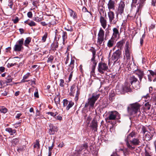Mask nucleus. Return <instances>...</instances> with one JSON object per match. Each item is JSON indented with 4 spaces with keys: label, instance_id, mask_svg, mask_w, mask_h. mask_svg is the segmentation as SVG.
<instances>
[{
    "label": "nucleus",
    "instance_id": "f257e3e1",
    "mask_svg": "<svg viewBox=\"0 0 156 156\" xmlns=\"http://www.w3.org/2000/svg\"><path fill=\"white\" fill-rule=\"evenodd\" d=\"M140 106L141 105L137 102L130 104L127 108L128 112L131 115L136 114L140 112Z\"/></svg>",
    "mask_w": 156,
    "mask_h": 156
},
{
    "label": "nucleus",
    "instance_id": "f03ea898",
    "mask_svg": "<svg viewBox=\"0 0 156 156\" xmlns=\"http://www.w3.org/2000/svg\"><path fill=\"white\" fill-rule=\"evenodd\" d=\"M100 96L99 94H97L96 93H94L92 94L91 97L89 98L88 99V103L85 104V107H87L89 105H90V107L93 108L96 101L98 99Z\"/></svg>",
    "mask_w": 156,
    "mask_h": 156
},
{
    "label": "nucleus",
    "instance_id": "7ed1b4c3",
    "mask_svg": "<svg viewBox=\"0 0 156 156\" xmlns=\"http://www.w3.org/2000/svg\"><path fill=\"white\" fill-rule=\"evenodd\" d=\"M136 136V133L135 132L133 131L130 133L128 136H126V138L125 139L126 144L128 148L131 150H133L135 148L134 146H132L129 143V142L133 139Z\"/></svg>",
    "mask_w": 156,
    "mask_h": 156
},
{
    "label": "nucleus",
    "instance_id": "20e7f679",
    "mask_svg": "<svg viewBox=\"0 0 156 156\" xmlns=\"http://www.w3.org/2000/svg\"><path fill=\"white\" fill-rule=\"evenodd\" d=\"M129 80L130 83L134 88L137 90L140 88V84L139 81L134 76H130L129 78Z\"/></svg>",
    "mask_w": 156,
    "mask_h": 156
},
{
    "label": "nucleus",
    "instance_id": "39448f33",
    "mask_svg": "<svg viewBox=\"0 0 156 156\" xmlns=\"http://www.w3.org/2000/svg\"><path fill=\"white\" fill-rule=\"evenodd\" d=\"M118 14L117 13L116 18H115V13L111 11H109L108 13V15L109 19V22L111 24H115L118 21Z\"/></svg>",
    "mask_w": 156,
    "mask_h": 156
},
{
    "label": "nucleus",
    "instance_id": "423d86ee",
    "mask_svg": "<svg viewBox=\"0 0 156 156\" xmlns=\"http://www.w3.org/2000/svg\"><path fill=\"white\" fill-rule=\"evenodd\" d=\"M133 66L135 68H136V69H133V72L134 73L137 75L139 78V80L140 81H141V80L143 78V76H144V71L140 69H138L137 67L134 64L132 65L131 64L130 66V68L132 69Z\"/></svg>",
    "mask_w": 156,
    "mask_h": 156
},
{
    "label": "nucleus",
    "instance_id": "0eeeda50",
    "mask_svg": "<svg viewBox=\"0 0 156 156\" xmlns=\"http://www.w3.org/2000/svg\"><path fill=\"white\" fill-rule=\"evenodd\" d=\"M90 50L91 52H92V57L91 59V61L93 63V65L92 66L91 73H93L94 72V70L97 64L95 60L96 51L95 49L94 48L92 49H90Z\"/></svg>",
    "mask_w": 156,
    "mask_h": 156
},
{
    "label": "nucleus",
    "instance_id": "6e6552de",
    "mask_svg": "<svg viewBox=\"0 0 156 156\" xmlns=\"http://www.w3.org/2000/svg\"><path fill=\"white\" fill-rule=\"evenodd\" d=\"M24 39L21 38L18 41V44H16L14 47L13 50L15 51H20L23 49V44Z\"/></svg>",
    "mask_w": 156,
    "mask_h": 156
},
{
    "label": "nucleus",
    "instance_id": "1a4fd4ad",
    "mask_svg": "<svg viewBox=\"0 0 156 156\" xmlns=\"http://www.w3.org/2000/svg\"><path fill=\"white\" fill-rule=\"evenodd\" d=\"M108 69L107 65L105 63L100 62L98 64V70L101 74H104L105 71Z\"/></svg>",
    "mask_w": 156,
    "mask_h": 156
},
{
    "label": "nucleus",
    "instance_id": "9d476101",
    "mask_svg": "<svg viewBox=\"0 0 156 156\" xmlns=\"http://www.w3.org/2000/svg\"><path fill=\"white\" fill-rule=\"evenodd\" d=\"M122 51L121 50L118 49L114 52L112 56V60L116 62L121 57Z\"/></svg>",
    "mask_w": 156,
    "mask_h": 156
},
{
    "label": "nucleus",
    "instance_id": "9b49d317",
    "mask_svg": "<svg viewBox=\"0 0 156 156\" xmlns=\"http://www.w3.org/2000/svg\"><path fill=\"white\" fill-rule=\"evenodd\" d=\"M125 5L124 2L123 1H121L118 7L117 12L118 14L121 15L124 12Z\"/></svg>",
    "mask_w": 156,
    "mask_h": 156
},
{
    "label": "nucleus",
    "instance_id": "f8f14e48",
    "mask_svg": "<svg viewBox=\"0 0 156 156\" xmlns=\"http://www.w3.org/2000/svg\"><path fill=\"white\" fill-rule=\"evenodd\" d=\"M130 85L129 83L125 82L122 87V90L124 93L131 92L132 91V89L130 87Z\"/></svg>",
    "mask_w": 156,
    "mask_h": 156
},
{
    "label": "nucleus",
    "instance_id": "ddd939ff",
    "mask_svg": "<svg viewBox=\"0 0 156 156\" xmlns=\"http://www.w3.org/2000/svg\"><path fill=\"white\" fill-rule=\"evenodd\" d=\"M130 52L129 48V46H126V48H125V54L126 55V63L129 64L130 62Z\"/></svg>",
    "mask_w": 156,
    "mask_h": 156
},
{
    "label": "nucleus",
    "instance_id": "4468645a",
    "mask_svg": "<svg viewBox=\"0 0 156 156\" xmlns=\"http://www.w3.org/2000/svg\"><path fill=\"white\" fill-rule=\"evenodd\" d=\"M150 73V75H148V80L150 81L152 80L154 82L156 81V70L154 71L152 70H149Z\"/></svg>",
    "mask_w": 156,
    "mask_h": 156
},
{
    "label": "nucleus",
    "instance_id": "2eb2a0df",
    "mask_svg": "<svg viewBox=\"0 0 156 156\" xmlns=\"http://www.w3.org/2000/svg\"><path fill=\"white\" fill-rule=\"evenodd\" d=\"M48 16H50L48 19L47 20L48 21V26L50 27L51 25H54L56 24L55 17L51 15H47Z\"/></svg>",
    "mask_w": 156,
    "mask_h": 156
},
{
    "label": "nucleus",
    "instance_id": "dca6fc26",
    "mask_svg": "<svg viewBox=\"0 0 156 156\" xmlns=\"http://www.w3.org/2000/svg\"><path fill=\"white\" fill-rule=\"evenodd\" d=\"M119 114L116 111H112L110 112L108 118L110 120H114L115 119L116 117H119Z\"/></svg>",
    "mask_w": 156,
    "mask_h": 156
},
{
    "label": "nucleus",
    "instance_id": "f3484780",
    "mask_svg": "<svg viewBox=\"0 0 156 156\" xmlns=\"http://www.w3.org/2000/svg\"><path fill=\"white\" fill-rule=\"evenodd\" d=\"M49 127V129L48 133L50 135H53L54 134L55 132L58 131V128L56 126H54L52 124H50Z\"/></svg>",
    "mask_w": 156,
    "mask_h": 156
},
{
    "label": "nucleus",
    "instance_id": "a211bd4d",
    "mask_svg": "<svg viewBox=\"0 0 156 156\" xmlns=\"http://www.w3.org/2000/svg\"><path fill=\"white\" fill-rule=\"evenodd\" d=\"M108 7L109 11L114 10L115 7V2L113 0H109L108 4Z\"/></svg>",
    "mask_w": 156,
    "mask_h": 156
},
{
    "label": "nucleus",
    "instance_id": "6ab92c4d",
    "mask_svg": "<svg viewBox=\"0 0 156 156\" xmlns=\"http://www.w3.org/2000/svg\"><path fill=\"white\" fill-rule=\"evenodd\" d=\"M151 132H148L145 136V139L147 140H150L152 138L155 132L154 130H150Z\"/></svg>",
    "mask_w": 156,
    "mask_h": 156
},
{
    "label": "nucleus",
    "instance_id": "aec40b11",
    "mask_svg": "<svg viewBox=\"0 0 156 156\" xmlns=\"http://www.w3.org/2000/svg\"><path fill=\"white\" fill-rule=\"evenodd\" d=\"M100 22L102 27L104 29H105L107 26V22L106 20L102 16H100Z\"/></svg>",
    "mask_w": 156,
    "mask_h": 156
},
{
    "label": "nucleus",
    "instance_id": "412c9836",
    "mask_svg": "<svg viewBox=\"0 0 156 156\" xmlns=\"http://www.w3.org/2000/svg\"><path fill=\"white\" fill-rule=\"evenodd\" d=\"M146 0H139L138 3V6H137V10L136 12H138L139 11H140L145 3Z\"/></svg>",
    "mask_w": 156,
    "mask_h": 156
},
{
    "label": "nucleus",
    "instance_id": "4be33fe9",
    "mask_svg": "<svg viewBox=\"0 0 156 156\" xmlns=\"http://www.w3.org/2000/svg\"><path fill=\"white\" fill-rule=\"evenodd\" d=\"M140 141L138 138H134L131 140L129 142V143L131 145L133 146V145H140Z\"/></svg>",
    "mask_w": 156,
    "mask_h": 156
},
{
    "label": "nucleus",
    "instance_id": "5701e85b",
    "mask_svg": "<svg viewBox=\"0 0 156 156\" xmlns=\"http://www.w3.org/2000/svg\"><path fill=\"white\" fill-rule=\"evenodd\" d=\"M91 126L94 131H97L98 126L97 122L94 118L93 119L92 122Z\"/></svg>",
    "mask_w": 156,
    "mask_h": 156
},
{
    "label": "nucleus",
    "instance_id": "b1692460",
    "mask_svg": "<svg viewBox=\"0 0 156 156\" xmlns=\"http://www.w3.org/2000/svg\"><path fill=\"white\" fill-rule=\"evenodd\" d=\"M113 33L112 34V37L114 38H116L118 37H119L120 34L119 32L118 29L116 28H114L113 29Z\"/></svg>",
    "mask_w": 156,
    "mask_h": 156
},
{
    "label": "nucleus",
    "instance_id": "393cba45",
    "mask_svg": "<svg viewBox=\"0 0 156 156\" xmlns=\"http://www.w3.org/2000/svg\"><path fill=\"white\" fill-rule=\"evenodd\" d=\"M115 44V42L114 38L112 37L108 41L107 43V46L109 48H111Z\"/></svg>",
    "mask_w": 156,
    "mask_h": 156
},
{
    "label": "nucleus",
    "instance_id": "a878e982",
    "mask_svg": "<svg viewBox=\"0 0 156 156\" xmlns=\"http://www.w3.org/2000/svg\"><path fill=\"white\" fill-rule=\"evenodd\" d=\"M75 63V60L74 59H71V62L69 65V67L68 69V72H70L72 71L74 67V64Z\"/></svg>",
    "mask_w": 156,
    "mask_h": 156
},
{
    "label": "nucleus",
    "instance_id": "bb28decb",
    "mask_svg": "<svg viewBox=\"0 0 156 156\" xmlns=\"http://www.w3.org/2000/svg\"><path fill=\"white\" fill-rule=\"evenodd\" d=\"M24 23L30 27L35 26L36 25V23L32 20H30L28 19L24 22Z\"/></svg>",
    "mask_w": 156,
    "mask_h": 156
},
{
    "label": "nucleus",
    "instance_id": "cd10ccee",
    "mask_svg": "<svg viewBox=\"0 0 156 156\" xmlns=\"http://www.w3.org/2000/svg\"><path fill=\"white\" fill-rule=\"evenodd\" d=\"M104 36H98L97 43L98 44L101 45L104 40Z\"/></svg>",
    "mask_w": 156,
    "mask_h": 156
},
{
    "label": "nucleus",
    "instance_id": "c85d7f7f",
    "mask_svg": "<svg viewBox=\"0 0 156 156\" xmlns=\"http://www.w3.org/2000/svg\"><path fill=\"white\" fill-rule=\"evenodd\" d=\"M58 43L57 41L54 42L51 45V49L53 51H55L58 47Z\"/></svg>",
    "mask_w": 156,
    "mask_h": 156
},
{
    "label": "nucleus",
    "instance_id": "c756f323",
    "mask_svg": "<svg viewBox=\"0 0 156 156\" xmlns=\"http://www.w3.org/2000/svg\"><path fill=\"white\" fill-rule=\"evenodd\" d=\"M6 131L10 133L11 135H13L16 132L15 129H12L11 128H8L5 129Z\"/></svg>",
    "mask_w": 156,
    "mask_h": 156
},
{
    "label": "nucleus",
    "instance_id": "7c9ffc66",
    "mask_svg": "<svg viewBox=\"0 0 156 156\" xmlns=\"http://www.w3.org/2000/svg\"><path fill=\"white\" fill-rule=\"evenodd\" d=\"M151 101H149L146 103L145 105V108L146 109L149 110L150 109L151 106Z\"/></svg>",
    "mask_w": 156,
    "mask_h": 156
},
{
    "label": "nucleus",
    "instance_id": "2f4dec72",
    "mask_svg": "<svg viewBox=\"0 0 156 156\" xmlns=\"http://www.w3.org/2000/svg\"><path fill=\"white\" fill-rule=\"evenodd\" d=\"M31 41V38L29 37L26 38V40L24 41V44L26 47H28L30 42Z\"/></svg>",
    "mask_w": 156,
    "mask_h": 156
},
{
    "label": "nucleus",
    "instance_id": "473e14b6",
    "mask_svg": "<svg viewBox=\"0 0 156 156\" xmlns=\"http://www.w3.org/2000/svg\"><path fill=\"white\" fill-rule=\"evenodd\" d=\"M74 103L72 101H69L67 104V106H66V109L68 111L74 105Z\"/></svg>",
    "mask_w": 156,
    "mask_h": 156
},
{
    "label": "nucleus",
    "instance_id": "72a5a7b5",
    "mask_svg": "<svg viewBox=\"0 0 156 156\" xmlns=\"http://www.w3.org/2000/svg\"><path fill=\"white\" fill-rule=\"evenodd\" d=\"M70 16L74 19L77 18L76 14L75 12H73V10H71L70 12Z\"/></svg>",
    "mask_w": 156,
    "mask_h": 156
},
{
    "label": "nucleus",
    "instance_id": "f704fd0d",
    "mask_svg": "<svg viewBox=\"0 0 156 156\" xmlns=\"http://www.w3.org/2000/svg\"><path fill=\"white\" fill-rule=\"evenodd\" d=\"M19 140L18 138H15L12 140L11 143L14 146L17 144L19 142Z\"/></svg>",
    "mask_w": 156,
    "mask_h": 156
},
{
    "label": "nucleus",
    "instance_id": "c9c22d12",
    "mask_svg": "<svg viewBox=\"0 0 156 156\" xmlns=\"http://www.w3.org/2000/svg\"><path fill=\"white\" fill-rule=\"evenodd\" d=\"M124 43V42L122 40L118 42L116 45L118 48H120L123 46Z\"/></svg>",
    "mask_w": 156,
    "mask_h": 156
},
{
    "label": "nucleus",
    "instance_id": "e433bc0d",
    "mask_svg": "<svg viewBox=\"0 0 156 156\" xmlns=\"http://www.w3.org/2000/svg\"><path fill=\"white\" fill-rule=\"evenodd\" d=\"M80 94V89L77 88V90L76 91V96L75 98V100L77 101L79 99V96Z\"/></svg>",
    "mask_w": 156,
    "mask_h": 156
},
{
    "label": "nucleus",
    "instance_id": "4c0bfd02",
    "mask_svg": "<svg viewBox=\"0 0 156 156\" xmlns=\"http://www.w3.org/2000/svg\"><path fill=\"white\" fill-rule=\"evenodd\" d=\"M67 37V34L66 32L63 31L62 38L63 42H64Z\"/></svg>",
    "mask_w": 156,
    "mask_h": 156
},
{
    "label": "nucleus",
    "instance_id": "58836bf2",
    "mask_svg": "<svg viewBox=\"0 0 156 156\" xmlns=\"http://www.w3.org/2000/svg\"><path fill=\"white\" fill-rule=\"evenodd\" d=\"M104 35L105 31L101 28L98 33V36H104Z\"/></svg>",
    "mask_w": 156,
    "mask_h": 156
},
{
    "label": "nucleus",
    "instance_id": "ea45409f",
    "mask_svg": "<svg viewBox=\"0 0 156 156\" xmlns=\"http://www.w3.org/2000/svg\"><path fill=\"white\" fill-rule=\"evenodd\" d=\"M48 36V34L47 33H45L44 36L42 38V42H45Z\"/></svg>",
    "mask_w": 156,
    "mask_h": 156
},
{
    "label": "nucleus",
    "instance_id": "a19ab883",
    "mask_svg": "<svg viewBox=\"0 0 156 156\" xmlns=\"http://www.w3.org/2000/svg\"><path fill=\"white\" fill-rule=\"evenodd\" d=\"M13 4V2L12 0H9L8 2V5L9 6L11 9H12Z\"/></svg>",
    "mask_w": 156,
    "mask_h": 156
},
{
    "label": "nucleus",
    "instance_id": "79ce46f5",
    "mask_svg": "<svg viewBox=\"0 0 156 156\" xmlns=\"http://www.w3.org/2000/svg\"><path fill=\"white\" fill-rule=\"evenodd\" d=\"M69 102L66 99H64L63 100V106L64 107H65L67 106V104H68Z\"/></svg>",
    "mask_w": 156,
    "mask_h": 156
},
{
    "label": "nucleus",
    "instance_id": "37998d69",
    "mask_svg": "<svg viewBox=\"0 0 156 156\" xmlns=\"http://www.w3.org/2000/svg\"><path fill=\"white\" fill-rule=\"evenodd\" d=\"M46 114L50 115L53 117H55L57 115L58 113L57 112L54 113L52 112H48L46 113Z\"/></svg>",
    "mask_w": 156,
    "mask_h": 156
},
{
    "label": "nucleus",
    "instance_id": "c03bdc74",
    "mask_svg": "<svg viewBox=\"0 0 156 156\" xmlns=\"http://www.w3.org/2000/svg\"><path fill=\"white\" fill-rule=\"evenodd\" d=\"M34 148H37V147H38V148H39V147H40L39 141L38 140H36V142L35 144L34 145Z\"/></svg>",
    "mask_w": 156,
    "mask_h": 156
},
{
    "label": "nucleus",
    "instance_id": "a18cd8bd",
    "mask_svg": "<svg viewBox=\"0 0 156 156\" xmlns=\"http://www.w3.org/2000/svg\"><path fill=\"white\" fill-rule=\"evenodd\" d=\"M76 85L73 84L71 87L70 90L71 93H74V89L76 88Z\"/></svg>",
    "mask_w": 156,
    "mask_h": 156
},
{
    "label": "nucleus",
    "instance_id": "49530a36",
    "mask_svg": "<svg viewBox=\"0 0 156 156\" xmlns=\"http://www.w3.org/2000/svg\"><path fill=\"white\" fill-rule=\"evenodd\" d=\"M59 86L61 87H64V81L63 79H60L59 80Z\"/></svg>",
    "mask_w": 156,
    "mask_h": 156
},
{
    "label": "nucleus",
    "instance_id": "de8ad7c7",
    "mask_svg": "<svg viewBox=\"0 0 156 156\" xmlns=\"http://www.w3.org/2000/svg\"><path fill=\"white\" fill-rule=\"evenodd\" d=\"M0 110L1 112L4 113H5L7 112V109L3 107L0 109Z\"/></svg>",
    "mask_w": 156,
    "mask_h": 156
},
{
    "label": "nucleus",
    "instance_id": "09e8293b",
    "mask_svg": "<svg viewBox=\"0 0 156 156\" xmlns=\"http://www.w3.org/2000/svg\"><path fill=\"white\" fill-rule=\"evenodd\" d=\"M54 57L52 55H50L49 57L48 58V59L47 60V62H51L53 60Z\"/></svg>",
    "mask_w": 156,
    "mask_h": 156
},
{
    "label": "nucleus",
    "instance_id": "8fccbe9b",
    "mask_svg": "<svg viewBox=\"0 0 156 156\" xmlns=\"http://www.w3.org/2000/svg\"><path fill=\"white\" fill-rule=\"evenodd\" d=\"M65 29L68 31L72 32L73 31V29L71 26H70V27H67L65 28Z\"/></svg>",
    "mask_w": 156,
    "mask_h": 156
},
{
    "label": "nucleus",
    "instance_id": "3c124183",
    "mask_svg": "<svg viewBox=\"0 0 156 156\" xmlns=\"http://www.w3.org/2000/svg\"><path fill=\"white\" fill-rule=\"evenodd\" d=\"M33 20L36 21L38 22H40L42 20L41 18H39L38 17H34Z\"/></svg>",
    "mask_w": 156,
    "mask_h": 156
},
{
    "label": "nucleus",
    "instance_id": "603ef678",
    "mask_svg": "<svg viewBox=\"0 0 156 156\" xmlns=\"http://www.w3.org/2000/svg\"><path fill=\"white\" fill-rule=\"evenodd\" d=\"M147 131V129L144 126H143L141 129V132L144 134Z\"/></svg>",
    "mask_w": 156,
    "mask_h": 156
},
{
    "label": "nucleus",
    "instance_id": "864d4df0",
    "mask_svg": "<svg viewBox=\"0 0 156 156\" xmlns=\"http://www.w3.org/2000/svg\"><path fill=\"white\" fill-rule=\"evenodd\" d=\"M69 55H67L66 58H65L64 59L65 60V63L66 65L68 63L69 61Z\"/></svg>",
    "mask_w": 156,
    "mask_h": 156
},
{
    "label": "nucleus",
    "instance_id": "5fc2aeb1",
    "mask_svg": "<svg viewBox=\"0 0 156 156\" xmlns=\"http://www.w3.org/2000/svg\"><path fill=\"white\" fill-rule=\"evenodd\" d=\"M54 146V143L53 142L51 146L48 147V152H51L52 150L53 149Z\"/></svg>",
    "mask_w": 156,
    "mask_h": 156
},
{
    "label": "nucleus",
    "instance_id": "6e6d98bb",
    "mask_svg": "<svg viewBox=\"0 0 156 156\" xmlns=\"http://www.w3.org/2000/svg\"><path fill=\"white\" fill-rule=\"evenodd\" d=\"M17 64L16 63H8L7 65L8 67H10L12 66H16L17 65Z\"/></svg>",
    "mask_w": 156,
    "mask_h": 156
},
{
    "label": "nucleus",
    "instance_id": "4d7b16f0",
    "mask_svg": "<svg viewBox=\"0 0 156 156\" xmlns=\"http://www.w3.org/2000/svg\"><path fill=\"white\" fill-rule=\"evenodd\" d=\"M82 11L83 12H87L88 13H89L90 15H91V13L90 12H89L87 10V9L85 7H83L82 9Z\"/></svg>",
    "mask_w": 156,
    "mask_h": 156
},
{
    "label": "nucleus",
    "instance_id": "13d9d810",
    "mask_svg": "<svg viewBox=\"0 0 156 156\" xmlns=\"http://www.w3.org/2000/svg\"><path fill=\"white\" fill-rule=\"evenodd\" d=\"M54 100L55 103H56V102H58V101H59L60 98L57 96H55L54 98Z\"/></svg>",
    "mask_w": 156,
    "mask_h": 156
},
{
    "label": "nucleus",
    "instance_id": "bf43d9fd",
    "mask_svg": "<svg viewBox=\"0 0 156 156\" xmlns=\"http://www.w3.org/2000/svg\"><path fill=\"white\" fill-rule=\"evenodd\" d=\"M27 16L29 18H31L32 17L33 14L31 12H29L27 13Z\"/></svg>",
    "mask_w": 156,
    "mask_h": 156
},
{
    "label": "nucleus",
    "instance_id": "052dcab7",
    "mask_svg": "<svg viewBox=\"0 0 156 156\" xmlns=\"http://www.w3.org/2000/svg\"><path fill=\"white\" fill-rule=\"evenodd\" d=\"M30 74V73H28L27 74L25 75L23 77V79L25 80L27 79L29 76Z\"/></svg>",
    "mask_w": 156,
    "mask_h": 156
},
{
    "label": "nucleus",
    "instance_id": "680f3d73",
    "mask_svg": "<svg viewBox=\"0 0 156 156\" xmlns=\"http://www.w3.org/2000/svg\"><path fill=\"white\" fill-rule=\"evenodd\" d=\"M5 68L3 66L0 67V73L3 72L5 71Z\"/></svg>",
    "mask_w": 156,
    "mask_h": 156
},
{
    "label": "nucleus",
    "instance_id": "e2e57ef3",
    "mask_svg": "<svg viewBox=\"0 0 156 156\" xmlns=\"http://www.w3.org/2000/svg\"><path fill=\"white\" fill-rule=\"evenodd\" d=\"M73 71H72L69 75V81H70L73 76Z\"/></svg>",
    "mask_w": 156,
    "mask_h": 156
},
{
    "label": "nucleus",
    "instance_id": "0e129e2a",
    "mask_svg": "<svg viewBox=\"0 0 156 156\" xmlns=\"http://www.w3.org/2000/svg\"><path fill=\"white\" fill-rule=\"evenodd\" d=\"M156 0H152L151 2V5L154 6L156 5Z\"/></svg>",
    "mask_w": 156,
    "mask_h": 156
},
{
    "label": "nucleus",
    "instance_id": "69168bd1",
    "mask_svg": "<svg viewBox=\"0 0 156 156\" xmlns=\"http://www.w3.org/2000/svg\"><path fill=\"white\" fill-rule=\"evenodd\" d=\"M21 115L22 114L20 113H18L16 116V118L18 119H19Z\"/></svg>",
    "mask_w": 156,
    "mask_h": 156
},
{
    "label": "nucleus",
    "instance_id": "338daca9",
    "mask_svg": "<svg viewBox=\"0 0 156 156\" xmlns=\"http://www.w3.org/2000/svg\"><path fill=\"white\" fill-rule=\"evenodd\" d=\"M41 24L42 26H45L48 25V23L47 24L45 22H41Z\"/></svg>",
    "mask_w": 156,
    "mask_h": 156
},
{
    "label": "nucleus",
    "instance_id": "774afa93",
    "mask_svg": "<svg viewBox=\"0 0 156 156\" xmlns=\"http://www.w3.org/2000/svg\"><path fill=\"white\" fill-rule=\"evenodd\" d=\"M145 156H151V154L148 152L146 151L145 152Z\"/></svg>",
    "mask_w": 156,
    "mask_h": 156
}]
</instances>
